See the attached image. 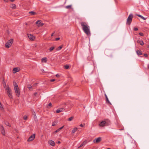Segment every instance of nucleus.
<instances>
[{
  "label": "nucleus",
  "mask_w": 149,
  "mask_h": 149,
  "mask_svg": "<svg viewBox=\"0 0 149 149\" xmlns=\"http://www.w3.org/2000/svg\"><path fill=\"white\" fill-rule=\"evenodd\" d=\"M80 24L84 32L88 36L90 35V27L85 22H81Z\"/></svg>",
  "instance_id": "1"
},
{
  "label": "nucleus",
  "mask_w": 149,
  "mask_h": 149,
  "mask_svg": "<svg viewBox=\"0 0 149 149\" xmlns=\"http://www.w3.org/2000/svg\"><path fill=\"white\" fill-rule=\"evenodd\" d=\"M133 17V16L132 14H130L129 16L127 22V24L128 25H130V24L132 20Z\"/></svg>",
  "instance_id": "2"
},
{
  "label": "nucleus",
  "mask_w": 149,
  "mask_h": 149,
  "mask_svg": "<svg viewBox=\"0 0 149 149\" xmlns=\"http://www.w3.org/2000/svg\"><path fill=\"white\" fill-rule=\"evenodd\" d=\"M13 42V39L9 40L5 44V47L7 48H9L12 45Z\"/></svg>",
  "instance_id": "3"
},
{
  "label": "nucleus",
  "mask_w": 149,
  "mask_h": 149,
  "mask_svg": "<svg viewBox=\"0 0 149 149\" xmlns=\"http://www.w3.org/2000/svg\"><path fill=\"white\" fill-rule=\"evenodd\" d=\"M14 89L16 95L18 97H19L20 95V91L19 88H15Z\"/></svg>",
  "instance_id": "4"
},
{
  "label": "nucleus",
  "mask_w": 149,
  "mask_h": 149,
  "mask_svg": "<svg viewBox=\"0 0 149 149\" xmlns=\"http://www.w3.org/2000/svg\"><path fill=\"white\" fill-rule=\"evenodd\" d=\"M35 137V134H33L29 138L27 139V141H33Z\"/></svg>",
  "instance_id": "5"
},
{
  "label": "nucleus",
  "mask_w": 149,
  "mask_h": 149,
  "mask_svg": "<svg viewBox=\"0 0 149 149\" xmlns=\"http://www.w3.org/2000/svg\"><path fill=\"white\" fill-rule=\"evenodd\" d=\"M106 126L110 125L111 124L110 121L108 119H106L104 120Z\"/></svg>",
  "instance_id": "6"
},
{
  "label": "nucleus",
  "mask_w": 149,
  "mask_h": 149,
  "mask_svg": "<svg viewBox=\"0 0 149 149\" xmlns=\"http://www.w3.org/2000/svg\"><path fill=\"white\" fill-rule=\"evenodd\" d=\"M36 23L38 24V27L42 26L44 25V24L41 23V20H38L36 22Z\"/></svg>",
  "instance_id": "7"
},
{
  "label": "nucleus",
  "mask_w": 149,
  "mask_h": 149,
  "mask_svg": "<svg viewBox=\"0 0 149 149\" xmlns=\"http://www.w3.org/2000/svg\"><path fill=\"white\" fill-rule=\"evenodd\" d=\"M101 141V138L99 137L97 139H95L93 141L94 143H98Z\"/></svg>",
  "instance_id": "8"
},
{
  "label": "nucleus",
  "mask_w": 149,
  "mask_h": 149,
  "mask_svg": "<svg viewBox=\"0 0 149 149\" xmlns=\"http://www.w3.org/2000/svg\"><path fill=\"white\" fill-rule=\"evenodd\" d=\"M0 129L2 134L3 135H5V132L3 127L1 125Z\"/></svg>",
  "instance_id": "9"
},
{
  "label": "nucleus",
  "mask_w": 149,
  "mask_h": 149,
  "mask_svg": "<svg viewBox=\"0 0 149 149\" xmlns=\"http://www.w3.org/2000/svg\"><path fill=\"white\" fill-rule=\"evenodd\" d=\"M27 36L30 40H33L35 39V37L31 34H27Z\"/></svg>",
  "instance_id": "10"
},
{
  "label": "nucleus",
  "mask_w": 149,
  "mask_h": 149,
  "mask_svg": "<svg viewBox=\"0 0 149 149\" xmlns=\"http://www.w3.org/2000/svg\"><path fill=\"white\" fill-rule=\"evenodd\" d=\"M19 70V69L18 68H14L13 69V72L14 73H15L17 72H18Z\"/></svg>",
  "instance_id": "11"
},
{
  "label": "nucleus",
  "mask_w": 149,
  "mask_h": 149,
  "mask_svg": "<svg viewBox=\"0 0 149 149\" xmlns=\"http://www.w3.org/2000/svg\"><path fill=\"white\" fill-rule=\"evenodd\" d=\"M5 90L7 91V94L9 93H11V90L8 86H7V87L6 88Z\"/></svg>",
  "instance_id": "12"
},
{
  "label": "nucleus",
  "mask_w": 149,
  "mask_h": 149,
  "mask_svg": "<svg viewBox=\"0 0 149 149\" xmlns=\"http://www.w3.org/2000/svg\"><path fill=\"white\" fill-rule=\"evenodd\" d=\"M99 125L100 127H104L106 126L104 120L100 122V123L99 124Z\"/></svg>",
  "instance_id": "13"
},
{
  "label": "nucleus",
  "mask_w": 149,
  "mask_h": 149,
  "mask_svg": "<svg viewBox=\"0 0 149 149\" xmlns=\"http://www.w3.org/2000/svg\"><path fill=\"white\" fill-rule=\"evenodd\" d=\"M105 52H106V54L108 56H111V55L109 54L108 53L109 52H111V51L108 49H106L105 51Z\"/></svg>",
  "instance_id": "14"
},
{
  "label": "nucleus",
  "mask_w": 149,
  "mask_h": 149,
  "mask_svg": "<svg viewBox=\"0 0 149 149\" xmlns=\"http://www.w3.org/2000/svg\"><path fill=\"white\" fill-rule=\"evenodd\" d=\"M64 110V109L63 108H61L60 109H58L56 111V113H58L61 111H63Z\"/></svg>",
  "instance_id": "15"
},
{
  "label": "nucleus",
  "mask_w": 149,
  "mask_h": 149,
  "mask_svg": "<svg viewBox=\"0 0 149 149\" xmlns=\"http://www.w3.org/2000/svg\"><path fill=\"white\" fill-rule=\"evenodd\" d=\"M49 143L50 145H52V146H55V143L54 141L51 140L49 142Z\"/></svg>",
  "instance_id": "16"
},
{
  "label": "nucleus",
  "mask_w": 149,
  "mask_h": 149,
  "mask_svg": "<svg viewBox=\"0 0 149 149\" xmlns=\"http://www.w3.org/2000/svg\"><path fill=\"white\" fill-rule=\"evenodd\" d=\"M14 88V89L15 88H19L17 84L15 82H13Z\"/></svg>",
  "instance_id": "17"
},
{
  "label": "nucleus",
  "mask_w": 149,
  "mask_h": 149,
  "mask_svg": "<svg viewBox=\"0 0 149 149\" xmlns=\"http://www.w3.org/2000/svg\"><path fill=\"white\" fill-rule=\"evenodd\" d=\"M64 126H63L62 127H60L59 129H58V130H56L55 132H54V133L55 134L58 132L60 130H61L64 127Z\"/></svg>",
  "instance_id": "18"
},
{
  "label": "nucleus",
  "mask_w": 149,
  "mask_h": 149,
  "mask_svg": "<svg viewBox=\"0 0 149 149\" xmlns=\"http://www.w3.org/2000/svg\"><path fill=\"white\" fill-rule=\"evenodd\" d=\"M137 42L139 43L141 45H144V43L142 40H138L137 41Z\"/></svg>",
  "instance_id": "19"
},
{
  "label": "nucleus",
  "mask_w": 149,
  "mask_h": 149,
  "mask_svg": "<svg viewBox=\"0 0 149 149\" xmlns=\"http://www.w3.org/2000/svg\"><path fill=\"white\" fill-rule=\"evenodd\" d=\"M105 97H106V102H108L109 104H111V103H110V102L109 101V100H108V99L106 95V94H105Z\"/></svg>",
  "instance_id": "20"
},
{
  "label": "nucleus",
  "mask_w": 149,
  "mask_h": 149,
  "mask_svg": "<svg viewBox=\"0 0 149 149\" xmlns=\"http://www.w3.org/2000/svg\"><path fill=\"white\" fill-rule=\"evenodd\" d=\"M136 15L141 17V18H142V19H143L144 20H146V18L144 17H143L141 15H140L136 14Z\"/></svg>",
  "instance_id": "21"
},
{
  "label": "nucleus",
  "mask_w": 149,
  "mask_h": 149,
  "mask_svg": "<svg viewBox=\"0 0 149 149\" xmlns=\"http://www.w3.org/2000/svg\"><path fill=\"white\" fill-rule=\"evenodd\" d=\"M136 52L138 55H140L142 54V52L140 50H137L136 51Z\"/></svg>",
  "instance_id": "22"
},
{
  "label": "nucleus",
  "mask_w": 149,
  "mask_h": 149,
  "mask_svg": "<svg viewBox=\"0 0 149 149\" xmlns=\"http://www.w3.org/2000/svg\"><path fill=\"white\" fill-rule=\"evenodd\" d=\"M47 61V58L45 57L42 58V62H44L46 63Z\"/></svg>",
  "instance_id": "23"
},
{
  "label": "nucleus",
  "mask_w": 149,
  "mask_h": 149,
  "mask_svg": "<svg viewBox=\"0 0 149 149\" xmlns=\"http://www.w3.org/2000/svg\"><path fill=\"white\" fill-rule=\"evenodd\" d=\"M77 127L74 128L72 131V133H74L75 132H76L77 131Z\"/></svg>",
  "instance_id": "24"
},
{
  "label": "nucleus",
  "mask_w": 149,
  "mask_h": 149,
  "mask_svg": "<svg viewBox=\"0 0 149 149\" xmlns=\"http://www.w3.org/2000/svg\"><path fill=\"white\" fill-rule=\"evenodd\" d=\"M29 13L31 15H34L36 14V13L33 11L29 12Z\"/></svg>",
  "instance_id": "25"
},
{
  "label": "nucleus",
  "mask_w": 149,
  "mask_h": 149,
  "mask_svg": "<svg viewBox=\"0 0 149 149\" xmlns=\"http://www.w3.org/2000/svg\"><path fill=\"white\" fill-rule=\"evenodd\" d=\"M72 5H70L66 6L65 8L67 9H71L72 8Z\"/></svg>",
  "instance_id": "26"
},
{
  "label": "nucleus",
  "mask_w": 149,
  "mask_h": 149,
  "mask_svg": "<svg viewBox=\"0 0 149 149\" xmlns=\"http://www.w3.org/2000/svg\"><path fill=\"white\" fill-rule=\"evenodd\" d=\"M8 97H9V98L10 99H12L13 98V96L12 95L11 93H8L7 94Z\"/></svg>",
  "instance_id": "27"
},
{
  "label": "nucleus",
  "mask_w": 149,
  "mask_h": 149,
  "mask_svg": "<svg viewBox=\"0 0 149 149\" xmlns=\"http://www.w3.org/2000/svg\"><path fill=\"white\" fill-rule=\"evenodd\" d=\"M3 84L4 86V88H6L7 87V86H6V82L3 80Z\"/></svg>",
  "instance_id": "28"
},
{
  "label": "nucleus",
  "mask_w": 149,
  "mask_h": 149,
  "mask_svg": "<svg viewBox=\"0 0 149 149\" xmlns=\"http://www.w3.org/2000/svg\"><path fill=\"white\" fill-rule=\"evenodd\" d=\"M57 122V121H54V122H53L52 125V126H55L56 125V124Z\"/></svg>",
  "instance_id": "29"
},
{
  "label": "nucleus",
  "mask_w": 149,
  "mask_h": 149,
  "mask_svg": "<svg viewBox=\"0 0 149 149\" xmlns=\"http://www.w3.org/2000/svg\"><path fill=\"white\" fill-rule=\"evenodd\" d=\"M11 7L12 8L15 9L16 8V6L15 4H13L11 5Z\"/></svg>",
  "instance_id": "30"
},
{
  "label": "nucleus",
  "mask_w": 149,
  "mask_h": 149,
  "mask_svg": "<svg viewBox=\"0 0 149 149\" xmlns=\"http://www.w3.org/2000/svg\"><path fill=\"white\" fill-rule=\"evenodd\" d=\"M62 48V45L60 46H59L58 47L57 49L56 50L57 51H59Z\"/></svg>",
  "instance_id": "31"
},
{
  "label": "nucleus",
  "mask_w": 149,
  "mask_h": 149,
  "mask_svg": "<svg viewBox=\"0 0 149 149\" xmlns=\"http://www.w3.org/2000/svg\"><path fill=\"white\" fill-rule=\"evenodd\" d=\"M5 123L6 124V125L7 126H9V127H10L11 126L10 124L8 122H5Z\"/></svg>",
  "instance_id": "32"
},
{
  "label": "nucleus",
  "mask_w": 149,
  "mask_h": 149,
  "mask_svg": "<svg viewBox=\"0 0 149 149\" xmlns=\"http://www.w3.org/2000/svg\"><path fill=\"white\" fill-rule=\"evenodd\" d=\"M54 48V47H52L49 48V50L50 51H52Z\"/></svg>",
  "instance_id": "33"
},
{
  "label": "nucleus",
  "mask_w": 149,
  "mask_h": 149,
  "mask_svg": "<svg viewBox=\"0 0 149 149\" xmlns=\"http://www.w3.org/2000/svg\"><path fill=\"white\" fill-rule=\"evenodd\" d=\"M69 67V66L68 65H66L64 66V68L66 69H68Z\"/></svg>",
  "instance_id": "34"
},
{
  "label": "nucleus",
  "mask_w": 149,
  "mask_h": 149,
  "mask_svg": "<svg viewBox=\"0 0 149 149\" xmlns=\"http://www.w3.org/2000/svg\"><path fill=\"white\" fill-rule=\"evenodd\" d=\"M28 88L30 90H31V89L32 88V86L30 85H28L27 86Z\"/></svg>",
  "instance_id": "35"
},
{
  "label": "nucleus",
  "mask_w": 149,
  "mask_h": 149,
  "mask_svg": "<svg viewBox=\"0 0 149 149\" xmlns=\"http://www.w3.org/2000/svg\"><path fill=\"white\" fill-rule=\"evenodd\" d=\"M74 118L73 117H71L68 118V120L69 121H71Z\"/></svg>",
  "instance_id": "36"
},
{
  "label": "nucleus",
  "mask_w": 149,
  "mask_h": 149,
  "mask_svg": "<svg viewBox=\"0 0 149 149\" xmlns=\"http://www.w3.org/2000/svg\"><path fill=\"white\" fill-rule=\"evenodd\" d=\"M87 142V140H85L82 143V144H83V145H84L85 144H86Z\"/></svg>",
  "instance_id": "37"
},
{
  "label": "nucleus",
  "mask_w": 149,
  "mask_h": 149,
  "mask_svg": "<svg viewBox=\"0 0 149 149\" xmlns=\"http://www.w3.org/2000/svg\"><path fill=\"white\" fill-rule=\"evenodd\" d=\"M0 109L1 111L3 110V107L1 104V105H0Z\"/></svg>",
  "instance_id": "38"
},
{
  "label": "nucleus",
  "mask_w": 149,
  "mask_h": 149,
  "mask_svg": "<svg viewBox=\"0 0 149 149\" xmlns=\"http://www.w3.org/2000/svg\"><path fill=\"white\" fill-rule=\"evenodd\" d=\"M23 118L24 120H26L27 118V116H24Z\"/></svg>",
  "instance_id": "39"
},
{
  "label": "nucleus",
  "mask_w": 149,
  "mask_h": 149,
  "mask_svg": "<svg viewBox=\"0 0 149 149\" xmlns=\"http://www.w3.org/2000/svg\"><path fill=\"white\" fill-rule=\"evenodd\" d=\"M139 35L141 36H143V34L141 32L139 33Z\"/></svg>",
  "instance_id": "40"
},
{
  "label": "nucleus",
  "mask_w": 149,
  "mask_h": 149,
  "mask_svg": "<svg viewBox=\"0 0 149 149\" xmlns=\"http://www.w3.org/2000/svg\"><path fill=\"white\" fill-rule=\"evenodd\" d=\"M38 83H35L33 85V86L36 87L37 86Z\"/></svg>",
  "instance_id": "41"
},
{
  "label": "nucleus",
  "mask_w": 149,
  "mask_h": 149,
  "mask_svg": "<svg viewBox=\"0 0 149 149\" xmlns=\"http://www.w3.org/2000/svg\"><path fill=\"white\" fill-rule=\"evenodd\" d=\"M134 30L135 31H136L138 30V29L137 28H134Z\"/></svg>",
  "instance_id": "42"
},
{
  "label": "nucleus",
  "mask_w": 149,
  "mask_h": 149,
  "mask_svg": "<svg viewBox=\"0 0 149 149\" xmlns=\"http://www.w3.org/2000/svg\"><path fill=\"white\" fill-rule=\"evenodd\" d=\"M48 106L50 107H52V104L51 102H50Z\"/></svg>",
  "instance_id": "43"
},
{
  "label": "nucleus",
  "mask_w": 149,
  "mask_h": 149,
  "mask_svg": "<svg viewBox=\"0 0 149 149\" xmlns=\"http://www.w3.org/2000/svg\"><path fill=\"white\" fill-rule=\"evenodd\" d=\"M83 146V144H82V143L80 145V146L78 148H80L81 147H82Z\"/></svg>",
  "instance_id": "44"
},
{
  "label": "nucleus",
  "mask_w": 149,
  "mask_h": 149,
  "mask_svg": "<svg viewBox=\"0 0 149 149\" xmlns=\"http://www.w3.org/2000/svg\"><path fill=\"white\" fill-rule=\"evenodd\" d=\"M144 56H145V57H147L148 56V55H147V54H144Z\"/></svg>",
  "instance_id": "45"
},
{
  "label": "nucleus",
  "mask_w": 149,
  "mask_h": 149,
  "mask_svg": "<svg viewBox=\"0 0 149 149\" xmlns=\"http://www.w3.org/2000/svg\"><path fill=\"white\" fill-rule=\"evenodd\" d=\"M41 71L42 72L45 73V72L44 70V69H41Z\"/></svg>",
  "instance_id": "46"
},
{
  "label": "nucleus",
  "mask_w": 149,
  "mask_h": 149,
  "mask_svg": "<svg viewBox=\"0 0 149 149\" xmlns=\"http://www.w3.org/2000/svg\"><path fill=\"white\" fill-rule=\"evenodd\" d=\"M56 77H60V75H59V74H56Z\"/></svg>",
  "instance_id": "47"
},
{
  "label": "nucleus",
  "mask_w": 149,
  "mask_h": 149,
  "mask_svg": "<svg viewBox=\"0 0 149 149\" xmlns=\"http://www.w3.org/2000/svg\"><path fill=\"white\" fill-rule=\"evenodd\" d=\"M60 38H56V41H57V40H59V39H60Z\"/></svg>",
  "instance_id": "48"
},
{
  "label": "nucleus",
  "mask_w": 149,
  "mask_h": 149,
  "mask_svg": "<svg viewBox=\"0 0 149 149\" xmlns=\"http://www.w3.org/2000/svg\"><path fill=\"white\" fill-rule=\"evenodd\" d=\"M50 81L51 82H53V81H55V79H51Z\"/></svg>",
  "instance_id": "49"
},
{
  "label": "nucleus",
  "mask_w": 149,
  "mask_h": 149,
  "mask_svg": "<svg viewBox=\"0 0 149 149\" xmlns=\"http://www.w3.org/2000/svg\"><path fill=\"white\" fill-rule=\"evenodd\" d=\"M37 94V92H36V93H34V96H36Z\"/></svg>",
  "instance_id": "50"
},
{
  "label": "nucleus",
  "mask_w": 149,
  "mask_h": 149,
  "mask_svg": "<svg viewBox=\"0 0 149 149\" xmlns=\"http://www.w3.org/2000/svg\"><path fill=\"white\" fill-rule=\"evenodd\" d=\"M80 126H81V127H83V125H82V124H81L80 125Z\"/></svg>",
  "instance_id": "51"
},
{
  "label": "nucleus",
  "mask_w": 149,
  "mask_h": 149,
  "mask_svg": "<svg viewBox=\"0 0 149 149\" xmlns=\"http://www.w3.org/2000/svg\"><path fill=\"white\" fill-rule=\"evenodd\" d=\"M3 1L5 2H8V0H3Z\"/></svg>",
  "instance_id": "52"
},
{
  "label": "nucleus",
  "mask_w": 149,
  "mask_h": 149,
  "mask_svg": "<svg viewBox=\"0 0 149 149\" xmlns=\"http://www.w3.org/2000/svg\"><path fill=\"white\" fill-rule=\"evenodd\" d=\"M10 1H11V2H13L15 0H10Z\"/></svg>",
  "instance_id": "53"
},
{
  "label": "nucleus",
  "mask_w": 149,
  "mask_h": 149,
  "mask_svg": "<svg viewBox=\"0 0 149 149\" xmlns=\"http://www.w3.org/2000/svg\"><path fill=\"white\" fill-rule=\"evenodd\" d=\"M60 143H61V142H60L59 141H58V144H60Z\"/></svg>",
  "instance_id": "54"
},
{
  "label": "nucleus",
  "mask_w": 149,
  "mask_h": 149,
  "mask_svg": "<svg viewBox=\"0 0 149 149\" xmlns=\"http://www.w3.org/2000/svg\"><path fill=\"white\" fill-rule=\"evenodd\" d=\"M53 35H54V33H52L51 34V36H53Z\"/></svg>",
  "instance_id": "55"
},
{
  "label": "nucleus",
  "mask_w": 149,
  "mask_h": 149,
  "mask_svg": "<svg viewBox=\"0 0 149 149\" xmlns=\"http://www.w3.org/2000/svg\"><path fill=\"white\" fill-rule=\"evenodd\" d=\"M55 33V31H54V32L53 33H54V34Z\"/></svg>",
  "instance_id": "56"
},
{
  "label": "nucleus",
  "mask_w": 149,
  "mask_h": 149,
  "mask_svg": "<svg viewBox=\"0 0 149 149\" xmlns=\"http://www.w3.org/2000/svg\"><path fill=\"white\" fill-rule=\"evenodd\" d=\"M148 68L149 69V64L148 66Z\"/></svg>",
  "instance_id": "57"
},
{
  "label": "nucleus",
  "mask_w": 149,
  "mask_h": 149,
  "mask_svg": "<svg viewBox=\"0 0 149 149\" xmlns=\"http://www.w3.org/2000/svg\"><path fill=\"white\" fill-rule=\"evenodd\" d=\"M148 48H149V45L148 46Z\"/></svg>",
  "instance_id": "58"
},
{
  "label": "nucleus",
  "mask_w": 149,
  "mask_h": 149,
  "mask_svg": "<svg viewBox=\"0 0 149 149\" xmlns=\"http://www.w3.org/2000/svg\"><path fill=\"white\" fill-rule=\"evenodd\" d=\"M1 103L0 102V105H1Z\"/></svg>",
  "instance_id": "59"
},
{
  "label": "nucleus",
  "mask_w": 149,
  "mask_h": 149,
  "mask_svg": "<svg viewBox=\"0 0 149 149\" xmlns=\"http://www.w3.org/2000/svg\"><path fill=\"white\" fill-rule=\"evenodd\" d=\"M1 116V114L0 113V116Z\"/></svg>",
  "instance_id": "60"
}]
</instances>
